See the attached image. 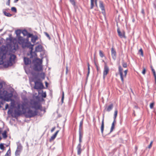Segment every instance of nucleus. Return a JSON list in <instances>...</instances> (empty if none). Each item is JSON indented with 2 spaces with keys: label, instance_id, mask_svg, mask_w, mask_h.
Here are the masks:
<instances>
[{
  "label": "nucleus",
  "instance_id": "aec40b11",
  "mask_svg": "<svg viewBox=\"0 0 156 156\" xmlns=\"http://www.w3.org/2000/svg\"><path fill=\"white\" fill-rule=\"evenodd\" d=\"M116 120H114V121L112 122V124L111 127V128L110 129V133L112 132L113 131L114 129L115 126V123H116Z\"/></svg>",
  "mask_w": 156,
  "mask_h": 156
},
{
  "label": "nucleus",
  "instance_id": "7c9ffc66",
  "mask_svg": "<svg viewBox=\"0 0 156 156\" xmlns=\"http://www.w3.org/2000/svg\"><path fill=\"white\" fill-rule=\"evenodd\" d=\"M3 12L4 15L8 17H10L12 16V14L9 13L7 12Z\"/></svg>",
  "mask_w": 156,
  "mask_h": 156
},
{
  "label": "nucleus",
  "instance_id": "f3484780",
  "mask_svg": "<svg viewBox=\"0 0 156 156\" xmlns=\"http://www.w3.org/2000/svg\"><path fill=\"white\" fill-rule=\"evenodd\" d=\"M24 64L26 65H27L30 64L31 63V61L29 58H24Z\"/></svg>",
  "mask_w": 156,
  "mask_h": 156
},
{
  "label": "nucleus",
  "instance_id": "1a4fd4ad",
  "mask_svg": "<svg viewBox=\"0 0 156 156\" xmlns=\"http://www.w3.org/2000/svg\"><path fill=\"white\" fill-rule=\"evenodd\" d=\"M31 108H34L35 110H41L42 106L40 103L37 101H34L33 103H31Z\"/></svg>",
  "mask_w": 156,
  "mask_h": 156
},
{
  "label": "nucleus",
  "instance_id": "0eeeda50",
  "mask_svg": "<svg viewBox=\"0 0 156 156\" xmlns=\"http://www.w3.org/2000/svg\"><path fill=\"white\" fill-rule=\"evenodd\" d=\"M34 84L35 85L34 87L35 89H41L44 88V86L43 83L40 79L35 81Z\"/></svg>",
  "mask_w": 156,
  "mask_h": 156
},
{
  "label": "nucleus",
  "instance_id": "13d9d810",
  "mask_svg": "<svg viewBox=\"0 0 156 156\" xmlns=\"http://www.w3.org/2000/svg\"><path fill=\"white\" fill-rule=\"evenodd\" d=\"M138 149V147L137 146H135V149L136 150V151Z\"/></svg>",
  "mask_w": 156,
  "mask_h": 156
},
{
  "label": "nucleus",
  "instance_id": "09e8293b",
  "mask_svg": "<svg viewBox=\"0 0 156 156\" xmlns=\"http://www.w3.org/2000/svg\"><path fill=\"white\" fill-rule=\"evenodd\" d=\"M55 128V127L52 128L51 130V132H53L54 131Z\"/></svg>",
  "mask_w": 156,
  "mask_h": 156
},
{
  "label": "nucleus",
  "instance_id": "bb28decb",
  "mask_svg": "<svg viewBox=\"0 0 156 156\" xmlns=\"http://www.w3.org/2000/svg\"><path fill=\"white\" fill-rule=\"evenodd\" d=\"M11 151L10 148H9L5 156H11Z\"/></svg>",
  "mask_w": 156,
  "mask_h": 156
},
{
  "label": "nucleus",
  "instance_id": "412c9836",
  "mask_svg": "<svg viewBox=\"0 0 156 156\" xmlns=\"http://www.w3.org/2000/svg\"><path fill=\"white\" fill-rule=\"evenodd\" d=\"M42 50V47L41 45H38L35 48V51L37 52H40Z\"/></svg>",
  "mask_w": 156,
  "mask_h": 156
},
{
  "label": "nucleus",
  "instance_id": "dca6fc26",
  "mask_svg": "<svg viewBox=\"0 0 156 156\" xmlns=\"http://www.w3.org/2000/svg\"><path fill=\"white\" fill-rule=\"evenodd\" d=\"M58 132L59 130L57 131L51 137V138L49 139V141L50 142H51L55 139Z\"/></svg>",
  "mask_w": 156,
  "mask_h": 156
},
{
  "label": "nucleus",
  "instance_id": "c756f323",
  "mask_svg": "<svg viewBox=\"0 0 156 156\" xmlns=\"http://www.w3.org/2000/svg\"><path fill=\"white\" fill-rule=\"evenodd\" d=\"M122 65L124 68H126L127 67L126 62H124L123 61H122Z\"/></svg>",
  "mask_w": 156,
  "mask_h": 156
},
{
  "label": "nucleus",
  "instance_id": "423d86ee",
  "mask_svg": "<svg viewBox=\"0 0 156 156\" xmlns=\"http://www.w3.org/2000/svg\"><path fill=\"white\" fill-rule=\"evenodd\" d=\"M3 94L4 97L3 96H0V98L3 99L5 101H12L11 98L13 96V94L11 93H8L6 90H4L3 91Z\"/></svg>",
  "mask_w": 156,
  "mask_h": 156
},
{
  "label": "nucleus",
  "instance_id": "603ef678",
  "mask_svg": "<svg viewBox=\"0 0 156 156\" xmlns=\"http://www.w3.org/2000/svg\"><path fill=\"white\" fill-rule=\"evenodd\" d=\"M96 69H97V71H98L99 70V66H96Z\"/></svg>",
  "mask_w": 156,
  "mask_h": 156
},
{
  "label": "nucleus",
  "instance_id": "f8f14e48",
  "mask_svg": "<svg viewBox=\"0 0 156 156\" xmlns=\"http://www.w3.org/2000/svg\"><path fill=\"white\" fill-rule=\"evenodd\" d=\"M117 31L119 36L121 38H126V37L125 36V33L124 31H123L122 32H121L119 29V28H118L117 30Z\"/></svg>",
  "mask_w": 156,
  "mask_h": 156
},
{
  "label": "nucleus",
  "instance_id": "37998d69",
  "mask_svg": "<svg viewBox=\"0 0 156 156\" xmlns=\"http://www.w3.org/2000/svg\"><path fill=\"white\" fill-rule=\"evenodd\" d=\"M4 146L3 144H0V148L1 149H3L4 148Z\"/></svg>",
  "mask_w": 156,
  "mask_h": 156
},
{
  "label": "nucleus",
  "instance_id": "9b49d317",
  "mask_svg": "<svg viewBox=\"0 0 156 156\" xmlns=\"http://www.w3.org/2000/svg\"><path fill=\"white\" fill-rule=\"evenodd\" d=\"M22 147L20 145L18 146L17 149L16 151L15 154L16 156H19L20 155V152L22 149Z\"/></svg>",
  "mask_w": 156,
  "mask_h": 156
},
{
  "label": "nucleus",
  "instance_id": "f257e3e1",
  "mask_svg": "<svg viewBox=\"0 0 156 156\" xmlns=\"http://www.w3.org/2000/svg\"><path fill=\"white\" fill-rule=\"evenodd\" d=\"M16 109L14 111L12 116L16 118L22 114H25L27 118H30L36 115L37 112L35 110L33 111L29 109L26 112L28 107V104L24 101L18 102L16 103Z\"/></svg>",
  "mask_w": 156,
  "mask_h": 156
},
{
  "label": "nucleus",
  "instance_id": "864d4df0",
  "mask_svg": "<svg viewBox=\"0 0 156 156\" xmlns=\"http://www.w3.org/2000/svg\"><path fill=\"white\" fill-rule=\"evenodd\" d=\"M6 4L8 5H9L10 4V0H8V1L7 2Z\"/></svg>",
  "mask_w": 156,
  "mask_h": 156
},
{
  "label": "nucleus",
  "instance_id": "20e7f679",
  "mask_svg": "<svg viewBox=\"0 0 156 156\" xmlns=\"http://www.w3.org/2000/svg\"><path fill=\"white\" fill-rule=\"evenodd\" d=\"M34 63L33 69L36 71L40 72L43 71V66L42 65V60L36 58L33 61Z\"/></svg>",
  "mask_w": 156,
  "mask_h": 156
},
{
  "label": "nucleus",
  "instance_id": "6ab92c4d",
  "mask_svg": "<svg viewBox=\"0 0 156 156\" xmlns=\"http://www.w3.org/2000/svg\"><path fill=\"white\" fill-rule=\"evenodd\" d=\"M83 136V132H81L80 131L79 133V143L81 144V143L82 142V138Z\"/></svg>",
  "mask_w": 156,
  "mask_h": 156
},
{
  "label": "nucleus",
  "instance_id": "5701e85b",
  "mask_svg": "<svg viewBox=\"0 0 156 156\" xmlns=\"http://www.w3.org/2000/svg\"><path fill=\"white\" fill-rule=\"evenodd\" d=\"M97 0H90V9H92L94 5V3L95 2L97 1Z\"/></svg>",
  "mask_w": 156,
  "mask_h": 156
},
{
  "label": "nucleus",
  "instance_id": "2eb2a0df",
  "mask_svg": "<svg viewBox=\"0 0 156 156\" xmlns=\"http://www.w3.org/2000/svg\"><path fill=\"white\" fill-rule=\"evenodd\" d=\"M113 107V105L112 104L106 107L105 110L107 112H109L112 109Z\"/></svg>",
  "mask_w": 156,
  "mask_h": 156
},
{
  "label": "nucleus",
  "instance_id": "4be33fe9",
  "mask_svg": "<svg viewBox=\"0 0 156 156\" xmlns=\"http://www.w3.org/2000/svg\"><path fill=\"white\" fill-rule=\"evenodd\" d=\"M83 125V121H81L80 123V126L79 129V131H81V132H83L82 131V126Z\"/></svg>",
  "mask_w": 156,
  "mask_h": 156
},
{
  "label": "nucleus",
  "instance_id": "3c124183",
  "mask_svg": "<svg viewBox=\"0 0 156 156\" xmlns=\"http://www.w3.org/2000/svg\"><path fill=\"white\" fill-rule=\"evenodd\" d=\"M141 12L144 15V14H145V13H144V9H142V10H141Z\"/></svg>",
  "mask_w": 156,
  "mask_h": 156
},
{
  "label": "nucleus",
  "instance_id": "393cba45",
  "mask_svg": "<svg viewBox=\"0 0 156 156\" xmlns=\"http://www.w3.org/2000/svg\"><path fill=\"white\" fill-rule=\"evenodd\" d=\"M118 114V111L117 109H115L114 114V120H116V119L117 117Z\"/></svg>",
  "mask_w": 156,
  "mask_h": 156
},
{
  "label": "nucleus",
  "instance_id": "e433bc0d",
  "mask_svg": "<svg viewBox=\"0 0 156 156\" xmlns=\"http://www.w3.org/2000/svg\"><path fill=\"white\" fill-rule=\"evenodd\" d=\"M90 73V67H88V72L87 75V79L89 76Z\"/></svg>",
  "mask_w": 156,
  "mask_h": 156
},
{
  "label": "nucleus",
  "instance_id": "6e6552de",
  "mask_svg": "<svg viewBox=\"0 0 156 156\" xmlns=\"http://www.w3.org/2000/svg\"><path fill=\"white\" fill-rule=\"evenodd\" d=\"M103 62H104V66L103 71V77L104 79H105L108 73L110 70L107 63L104 60Z\"/></svg>",
  "mask_w": 156,
  "mask_h": 156
},
{
  "label": "nucleus",
  "instance_id": "0e129e2a",
  "mask_svg": "<svg viewBox=\"0 0 156 156\" xmlns=\"http://www.w3.org/2000/svg\"><path fill=\"white\" fill-rule=\"evenodd\" d=\"M43 75L44 76V73H43ZM44 77L43 78V79H44Z\"/></svg>",
  "mask_w": 156,
  "mask_h": 156
},
{
  "label": "nucleus",
  "instance_id": "c85d7f7f",
  "mask_svg": "<svg viewBox=\"0 0 156 156\" xmlns=\"http://www.w3.org/2000/svg\"><path fill=\"white\" fill-rule=\"evenodd\" d=\"M99 54L101 58H103L104 57V55L103 51L101 50L99 51Z\"/></svg>",
  "mask_w": 156,
  "mask_h": 156
},
{
  "label": "nucleus",
  "instance_id": "4468645a",
  "mask_svg": "<svg viewBox=\"0 0 156 156\" xmlns=\"http://www.w3.org/2000/svg\"><path fill=\"white\" fill-rule=\"evenodd\" d=\"M81 145L80 144H79L77 146L76 149L77 150V154L80 155L81 153L82 149L81 148Z\"/></svg>",
  "mask_w": 156,
  "mask_h": 156
},
{
  "label": "nucleus",
  "instance_id": "7ed1b4c3",
  "mask_svg": "<svg viewBox=\"0 0 156 156\" xmlns=\"http://www.w3.org/2000/svg\"><path fill=\"white\" fill-rule=\"evenodd\" d=\"M18 43L22 45L23 48H29L31 49V51L32 52L33 49V45L31 44L30 43L28 42L27 40L25 39L21 36H19L17 38Z\"/></svg>",
  "mask_w": 156,
  "mask_h": 156
},
{
  "label": "nucleus",
  "instance_id": "79ce46f5",
  "mask_svg": "<svg viewBox=\"0 0 156 156\" xmlns=\"http://www.w3.org/2000/svg\"><path fill=\"white\" fill-rule=\"evenodd\" d=\"M3 87V84L2 83L0 82V94L1 92V89Z\"/></svg>",
  "mask_w": 156,
  "mask_h": 156
},
{
  "label": "nucleus",
  "instance_id": "f704fd0d",
  "mask_svg": "<svg viewBox=\"0 0 156 156\" xmlns=\"http://www.w3.org/2000/svg\"><path fill=\"white\" fill-rule=\"evenodd\" d=\"M146 69L143 67V70L142 72V73L144 75L146 73Z\"/></svg>",
  "mask_w": 156,
  "mask_h": 156
},
{
  "label": "nucleus",
  "instance_id": "4c0bfd02",
  "mask_svg": "<svg viewBox=\"0 0 156 156\" xmlns=\"http://www.w3.org/2000/svg\"><path fill=\"white\" fill-rule=\"evenodd\" d=\"M152 71L153 73L154 78H156V73L154 69H153Z\"/></svg>",
  "mask_w": 156,
  "mask_h": 156
},
{
  "label": "nucleus",
  "instance_id": "bf43d9fd",
  "mask_svg": "<svg viewBox=\"0 0 156 156\" xmlns=\"http://www.w3.org/2000/svg\"><path fill=\"white\" fill-rule=\"evenodd\" d=\"M45 85H46V87H48V86H47V85L48 84V83L47 82H45Z\"/></svg>",
  "mask_w": 156,
  "mask_h": 156
},
{
  "label": "nucleus",
  "instance_id": "ea45409f",
  "mask_svg": "<svg viewBox=\"0 0 156 156\" xmlns=\"http://www.w3.org/2000/svg\"><path fill=\"white\" fill-rule=\"evenodd\" d=\"M139 52L140 53V54L142 56H143V51L142 48H141L139 51Z\"/></svg>",
  "mask_w": 156,
  "mask_h": 156
},
{
  "label": "nucleus",
  "instance_id": "de8ad7c7",
  "mask_svg": "<svg viewBox=\"0 0 156 156\" xmlns=\"http://www.w3.org/2000/svg\"><path fill=\"white\" fill-rule=\"evenodd\" d=\"M64 98V93L63 92V93H62V102L63 101V100Z\"/></svg>",
  "mask_w": 156,
  "mask_h": 156
},
{
  "label": "nucleus",
  "instance_id": "5fc2aeb1",
  "mask_svg": "<svg viewBox=\"0 0 156 156\" xmlns=\"http://www.w3.org/2000/svg\"><path fill=\"white\" fill-rule=\"evenodd\" d=\"M94 63L95 66H98V64H97L95 61H94Z\"/></svg>",
  "mask_w": 156,
  "mask_h": 156
},
{
  "label": "nucleus",
  "instance_id": "f03ea898",
  "mask_svg": "<svg viewBox=\"0 0 156 156\" xmlns=\"http://www.w3.org/2000/svg\"><path fill=\"white\" fill-rule=\"evenodd\" d=\"M16 56L15 55H11L9 59L6 58V55L3 54L0 58V65L3 64L5 68L11 66L12 65V62H14Z\"/></svg>",
  "mask_w": 156,
  "mask_h": 156
},
{
  "label": "nucleus",
  "instance_id": "e2e57ef3",
  "mask_svg": "<svg viewBox=\"0 0 156 156\" xmlns=\"http://www.w3.org/2000/svg\"><path fill=\"white\" fill-rule=\"evenodd\" d=\"M87 66H88V67H90V65H89V63H87Z\"/></svg>",
  "mask_w": 156,
  "mask_h": 156
},
{
  "label": "nucleus",
  "instance_id": "9d476101",
  "mask_svg": "<svg viewBox=\"0 0 156 156\" xmlns=\"http://www.w3.org/2000/svg\"><path fill=\"white\" fill-rule=\"evenodd\" d=\"M111 52L112 58L114 60H115L116 58V51L113 47L111 48Z\"/></svg>",
  "mask_w": 156,
  "mask_h": 156
},
{
  "label": "nucleus",
  "instance_id": "72a5a7b5",
  "mask_svg": "<svg viewBox=\"0 0 156 156\" xmlns=\"http://www.w3.org/2000/svg\"><path fill=\"white\" fill-rule=\"evenodd\" d=\"M2 135L4 138H6L7 137V136L6 135V132L5 131H4L2 133Z\"/></svg>",
  "mask_w": 156,
  "mask_h": 156
},
{
  "label": "nucleus",
  "instance_id": "58836bf2",
  "mask_svg": "<svg viewBox=\"0 0 156 156\" xmlns=\"http://www.w3.org/2000/svg\"><path fill=\"white\" fill-rule=\"evenodd\" d=\"M22 33L24 35H26L27 33V32L26 30H24L22 31Z\"/></svg>",
  "mask_w": 156,
  "mask_h": 156
},
{
  "label": "nucleus",
  "instance_id": "473e14b6",
  "mask_svg": "<svg viewBox=\"0 0 156 156\" xmlns=\"http://www.w3.org/2000/svg\"><path fill=\"white\" fill-rule=\"evenodd\" d=\"M153 143V141H151L149 145L147 147V148H149V149H151Z\"/></svg>",
  "mask_w": 156,
  "mask_h": 156
},
{
  "label": "nucleus",
  "instance_id": "a211bd4d",
  "mask_svg": "<svg viewBox=\"0 0 156 156\" xmlns=\"http://www.w3.org/2000/svg\"><path fill=\"white\" fill-rule=\"evenodd\" d=\"M99 3H100L99 6H100V7L101 8V9L102 11V12L103 13H105V8H104V6L103 2L101 1H100L99 2Z\"/></svg>",
  "mask_w": 156,
  "mask_h": 156
},
{
  "label": "nucleus",
  "instance_id": "39448f33",
  "mask_svg": "<svg viewBox=\"0 0 156 156\" xmlns=\"http://www.w3.org/2000/svg\"><path fill=\"white\" fill-rule=\"evenodd\" d=\"M128 72L127 69L125 70L123 72V69L121 66L119 67V74L120 78L122 83H124V79L126 77V75Z\"/></svg>",
  "mask_w": 156,
  "mask_h": 156
},
{
  "label": "nucleus",
  "instance_id": "8fccbe9b",
  "mask_svg": "<svg viewBox=\"0 0 156 156\" xmlns=\"http://www.w3.org/2000/svg\"><path fill=\"white\" fill-rule=\"evenodd\" d=\"M68 67L67 66H66V73L67 74L68 73Z\"/></svg>",
  "mask_w": 156,
  "mask_h": 156
},
{
  "label": "nucleus",
  "instance_id": "c03bdc74",
  "mask_svg": "<svg viewBox=\"0 0 156 156\" xmlns=\"http://www.w3.org/2000/svg\"><path fill=\"white\" fill-rule=\"evenodd\" d=\"M44 34H45L46 36L47 37H48L49 39H50V38L49 35L47 32H45Z\"/></svg>",
  "mask_w": 156,
  "mask_h": 156
},
{
  "label": "nucleus",
  "instance_id": "6e6d98bb",
  "mask_svg": "<svg viewBox=\"0 0 156 156\" xmlns=\"http://www.w3.org/2000/svg\"><path fill=\"white\" fill-rule=\"evenodd\" d=\"M97 1H96V2H95V5H96V7H98V4H97Z\"/></svg>",
  "mask_w": 156,
  "mask_h": 156
},
{
  "label": "nucleus",
  "instance_id": "680f3d73",
  "mask_svg": "<svg viewBox=\"0 0 156 156\" xmlns=\"http://www.w3.org/2000/svg\"><path fill=\"white\" fill-rule=\"evenodd\" d=\"M18 0H14V2H17L18 1Z\"/></svg>",
  "mask_w": 156,
  "mask_h": 156
},
{
  "label": "nucleus",
  "instance_id": "a19ab883",
  "mask_svg": "<svg viewBox=\"0 0 156 156\" xmlns=\"http://www.w3.org/2000/svg\"><path fill=\"white\" fill-rule=\"evenodd\" d=\"M42 97L45 98L46 97V94L45 92L43 93L42 94Z\"/></svg>",
  "mask_w": 156,
  "mask_h": 156
},
{
  "label": "nucleus",
  "instance_id": "cd10ccee",
  "mask_svg": "<svg viewBox=\"0 0 156 156\" xmlns=\"http://www.w3.org/2000/svg\"><path fill=\"white\" fill-rule=\"evenodd\" d=\"M69 1L73 6L75 7L76 6V2L75 0H69Z\"/></svg>",
  "mask_w": 156,
  "mask_h": 156
},
{
  "label": "nucleus",
  "instance_id": "4d7b16f0",
  "mask_svg": "<svg viewBox=\"0 0 156 156\" xmlns=\"http://www.w3.org/2000/svg\"><path fill=\"white\" fill-rule=\"evenodd\" d=\"M3 104L2 102V101H0V108H1V105Z\"/></svg>",
  "mask_w": 156,
  "mask_h": 156
},
{
  "label": "nucleus",
  "instance_id": "b1692460",
  "mask_svg": "<svg viewBox=\"0 0 156 156\" xmlns=\"http://www.w3.org/2000/svg\"><path fill=\"white\" fill-rule=\"evenodd\" d=\"M15 33L18 37H19V36H20V34L21 33V30H18L16 31Z\"/></svg>",
  "mask_w": 156,
  "mask_h": 156
},
{
  "label": "nucleus",
  "instance_id": "2f4dec72",
  "mask_svg": "<svg viewBox=\"0 0 156 156\" xmlns=\"http://www.w3.org/2000/svg\"><path fill=\"white\" fill-rule=\"evenodd\" d=\"M11 10L12 12H17V10L16 7H13L11 8Z\"/></svg>",
  "mask_w": 156,
  "mask_h": 156
},
{
  "label": "nucleus",
  "instance_id": "a18cd8bd",
  "mask_svg": "<svg viewBox=\"0 0 156 156\" xmlns=\"http://www.w3.org/2000/svg\"><path fill=\"white\" fill-rule=\"evenodd\" d=\"M9 107V105L8 104H6L5 107V110H6Z\"/></svg>",
  "mask_w": 156,
  "mask_h": 156
},
{
  "label": "nucleus",
  "instance_id": "c9c22d12",
  "mask_svg": "<svg viewBox=\"0 0 156 156\" xmlns=\"http://www.w3.org/2000/svg\"><path fill=\"white\" fill-rule=\"evenodd\" d=\"M154 103L152 102L151 103L150 105V107L151 109H152L153 108L154 106Z\"/></svg>",
  "mask_w": 156,
  "mask_h": 156
},
{
  "label": "nucleus",
  "instance_id": "052dcab7",
  "mask_svg": "<svg viewBox=\"0 0 156 156\" xmlns=\"http://www.w3.org/2000/svg\"><path fill=\"white\" fill-rule=\"evenodd\" d=\"M150 67H151V70L152 71L153 69H153V67L152 66H151Z\"/></svg>",
  "mask_w": 156,
  "mask_h": 156
},
{
  "label": "nucleus",
  "instance_id": "49530a36",
  "mask_svg": "<svg viewBox=\"0 0 156 156\" xmlns=\"http://www.w3.org/2000/svg\"><path fill=\"white\" fill-rule=\"evenodd\" d=\"M12 110H9L8 112V114H11L12 113Z\"/></svg>",
  "mask_w": 156,
  "mask_h": 156
},
{
  "label": "nucleus",
  "instance_id": "a878e982",
  "mask_svg": "<svg viewBox=\"0 0 156 156\" xmlns=\"http://www.w3.org/2000/svg\"><path fill=\"white\" fill-rule=\"evenodd\" d=\"M38 39L37 37V36H34L32 37L31 39V41L33 42H35V41Z\"/></svg>",
  "mask_w": 156,
  "mask_h": 156
},
{
  "label": "nucleus",
  "instance_id": "ddd939ff",
  "mask_svg": "<svg viewBox=\"0 0 156 156\" xmlns=\"http://www.w3.org/2000/svg\"><path fill=\"white\" fill-rule=\"evenodd\" d=\"M104 116L103 115L102 121L101 122V134H103L104 132Z\"/></svg>",
  "mask_w": 156,
  "mask_h": 156
}]
</instances>
